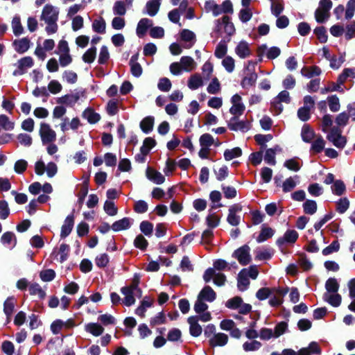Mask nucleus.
<instances>
[{"instance_id": "3", "label": "nucleus", "mask_w": 355, "mask_h": 355, "mask_svg": "<svg viewBox=\"0 0 355 355\" xmlns=\"http://www.w3.org/2000/svg\"><path fill=\"white\" fill-rule=\"evenodd\" d=\"M56 53L59 56V64L61 67H65L72 62L73 58L70 54V49L66 40H62L59 42Z\"/></svg>"}, {"instance_id": "43", "label": "nucleus", "mask_w": 355, "mask_h": 355, "mask_svg": "<svg viewBox=\"0 0 355 355\" xmlns=\"http://www.w3.org/2000/svg\"><path fill=\"white\" fill-rule=\"evenodd\" d=\"M257 79V74L254 72H250L245 76L241 82L243 88H249L253 86Z\"/></svg>"}, {"instance_id": "16", "label": "nucleus", "mask_w": 355, "mask_h": 355, "mask_svg": "<svg viewBox=\"0 0 355 355\" xmlns=\"http://www.w3.org/2000/svg\"><path fill=\"white\" fill-rule=\"evenodd\" d=\"M327 138L338 148H343L346 144V139L341 135L340 132L337 128H332L327 135Z\"/></svg>"}, {"instance_id": "36", "label": "nucleus", "mask_w": 355, "mask_h": 355, "mask_svg": "<svg viewBox=\"0 0 355 355\" xmlns=\"http://www.w3.org/2000/svg\"><path fill=\"white\" fill-rule=\"evenodd\" d=\"M131 225L130 219L128 218H123L114 222L111 226L114 232H119L128 229Z\"/></svg>"}, {"instance_id": "52", "label": "nucleus", "mask_w": 355, "mask_h": 355, "mask_svg": "<svg viewBox=\"0 0 355 355\" xmlns=\"http://www.w3.org/2000/svg\"><path fill=\"white\" fill-rule=\"evenodd\" d=\"M349 78H355V68L345 69L343 73L339 76L338 81L340 85H342Z\"/></svg>"}, {"instance_id": "40", "label": "nucleus", "mask_w": 355, "mask_h": 355, "mask_svg": "<svg viewBox=\"0 0 355 355\" xmlns=\"http://www.w3.org/2000/svg\"><path fill=\"white\" fill-rule=\"evenodd\" d=\"M314 139L311 146V150L314 153H319L324 150L325 141L320 135L316 136Z\"/></svg>"}, {"instance_id": "2", "label": "nucleus", "mask_w": 355, "mask_h": 355, "mask_svg": "<svg viewBox=\"0 0 355 355\" xmlns=\"http://www.w3.org/2000/svg\"><path fill=\"white\" fill-rule=\"evenodd\" d=\"M121 293L123 295L122 303L130 306L135 303V297H141V291L138 287L137 282H133L128 286H125L121 288Z\"/></svg>"}, {"instance_id": "39", "label": "nucleus", "mask_w": 355, "mask_h": 355, "mask_svg": "<svg viewBox=\"0 0 355 355\" xmlns=\"http://www.w3.org/2000/svg\"><path fill=\"white\" fill-rule=\"evenodd\" d=\"M161 6V2L157 1L150 0L148 1L146 4V13L151 17L157 15Z\"/></svg>"}, {"instance_id": "58", "label": "nucleus", "mask_w": 355, "mask_h": 355, "mask_svg": "<svg viewBox=\"0 0 355 355\" xmlns=\"http://www.w3.org/2000/svg\"><path fill=\"white\" fill-rule=\"evenodd\" d=\"M345 185L341 180H336L331 186V191L337 196L343 195L345 191Z\"/></svg>"}, {"instance_id": "5", "label": "nucleus", "mask_w": 355, "mask_h": 355, "mask_svg": "<svg viewBox=\"0 0 355 355\" xmlns=\"http://www.w3.org/2000/svg\"><path fill=\"white\" fill-rule=\"evenodd\" d=\"M332 3L330 0H321L319 7L315 12V17L318 22L323 23L329 17V10L331 8Z\"/></svg>"}, {"instance_id": "24", "label": "nucleus", "mask_w": 355, "mask_h": 355, "mask_svg": "<svg viewBox=\"0 0 355 355\" xmlns=\"http://www.w3.org/2000/svg\"><path fill=\"white\" fill-rule=\"evenodd\" d=\"M228 342V336L223 333L214 334L209 339V344L212 347H223Z\"/></svg>"}, {"instance_id": "53", "label": "nucleus", "mask_w": 355, "mask_h": 355, "mask_svg": "<svg viewBox=\"0 0 355 355\" xmlns=\"http://www.w3.org/2000/svg\"><path fill=\"white\" fill-rule=\"evenodd\" d=\"M15 306V300L13 297H8L4 302L3 311L8 317L11 316Z\"/></svg>"}, {"instance_id": "51", "label": "nucleus", "mask_w": 355, "mask_h": 355, "mask_svg": "<svg viewBox=\"0 0 355 355\" xmlns=\"http://www.w3.org/2000/svg\"><path fill=\"white\" fill-rule=\"evenodd\" d=\"M11 25L13 33L15 35H20L23 33L24 28L21 25V19L19 16H15L13 17Z\"/></svg>"}, {"instance_id": "22", "label": "nucleus", "mask_w": 355, "mask_h": 355, "mask_svg": "<svg viewBox=\"0 0 355 355\" xmlns=\"http://www.w3.org/2000/svg\"><path fill=\"white\" fill-rule=\"evenodd\" d=\"M189 324V332L194 337L199 336L202 331L201 326L198 323V316H191L187 320Z\"/></svg>"}, {"instance_id": "8", "label": "nucleus", "mask_w": 355, "mask_h": 355, "mask_svg": "<svg viewBox=\"0 0 355 355\" xmlns=\"http://www.w3.org/2000/svg\"><path fill=\"white\" fill-rule=\"evenodd\" d=\"M213 279L214 283L217 286L224 285L226 277L222 273H216L214 268H209L207 269L203 275V279L205 282H209Z\"/></svg>"}, {"instance_id": "37", "label": "nucleus", "mask_w": 355, "mask_h": 355, "mask_svg": "<svg viewBox=\"0 0 355 355\" xmlns=\"http://www.w3.org/2000/svg\"><path fill=\"white\" fill-rule=\"evenodd\" d=\"M321 73V69L317 66L304 67L301 69V74L308 78L318 76Z\"/></svg>"}, {"instance_id": "10", "label": "nucleus", "mask_w": 355, "mask_h": 355, "mask_svg": "<svg viewBox=\"0 0 355 355\" xmlns=\"http://www.w3.org/2000/svg\"><path fill=\"white\" fill-rule=\"evenodd\" d=\"M250 252V247L247 245H245L235 250L233 256L238 260L240 264L245 266L251 261V256Z\"/></svg>"}, {"instance_id": "19", "label": "nucleus", "mask_w": 355, "mask_h": 355, "mask_svg": "<svg viewBox=\"0 0 355 355\" xmlns=\"http://www.w3.org/2000/svg\"><path fill=\"white\" fill-rule=\"evenodd\" d=\"M28 191L33 195H37L40 191L49 194L53 192V187L50 183H44L42 185L38 182H35L29 185Z\"/></svg>"}, {"instance_id": "62", "label": "nucleus", "mask_w": 355, "mask_h": 355, "mask_svg": "<svg viewBox=\"0 0 355 355\" xmlns=\"http://www.w3.org/2000/svg\"><path fill=\"white\" fill-rule=\"evenodd\" d=\"M207 92L211 94H218L220 91V84L217 78H214L207 88Z\"/></svg>"}, {"instance_id": "54", "label": "nucleus", "mask_w": 355, "mask_h": 355, "mask_svg": "<svg viewBox=\"0 0 355 355\" xmlns=\"http://www.w3.org/2000/svg\"><path fill=\"white\" fill-rule=\"evenodd\" d=\"M261 347V343L259 341L253 340L252 341H247L243 344V349L245 352H254L259 349Z\"/></svg>"}, {"instance_id": "49", "label": "nucleus", "mask_w": 355, "mask_h": 355, "mask_svg": "<svg viewBox=\"0 0 355 355\" xmlns=\"http://www.w3.org/2000/svg\"><path fill=\"white\" fill-rule=\"evenodd\" d=\"M154 125V118L153 116H147L144 118L140 123V128L145 133H148L153 130Z\"/></svg>"}, {"instance_id": "4", "label": "nucleus", "mask_w": 355, "mask_h": 355, "mask_svg": "<svg viewBox=\"0 0 355 355\" xmlns=\"http://www.w3.org/2000/svg\"><path fill=\"white\" fill-rule=\"evenodd\" d=\"M214 31L219 35H222L223 33H225L227 35L231 36L234 34L236 30L230 18L228 16H224L221 19L216 21V28Z\"/></svg>"}, {"instance_id": "59", "label": "nucleus", "mask_w": 355, "mask_h": 355, "mask_svg": "<svg viewBox=\"0 0 355 355\" xmlns=\"http://www.w3.org/2000/svg\"><path fill=\"white\" fill-rule=\"evenodd\" d=\"M284 166L291 171H298L302 166V164L297 159L293 158L285 161Z\"/></svg>"}, {"instance_id": "9", "label": "nucleus", "mask_w": 355, "mask_h": 355, "mask_svg": "<svg viewBox=\"0 0 355 355\" xmlns=\"http://www.w3.org/2000/svg\"><path fill=\"white\" fill-rule=\"evenodd\" d=\"M230 101L232 107L230 109V112L233 115V116H241L245 108V105L242 103L241 96L239 94H236L232 96Z\"/></svg>"}, {"instance_id": "11", "label": "nucleus", "mask_w": 355, "mask_h": 355, "mask_svg": "<svg viewBox=\"0 0 355 355\" xmlns=\"http://www.w3.org/2000/svg\"><path fill=\"white\" fill-rule=\"evenodd\" d=\"M59 10L52 5H46L42 12L40 19L44 22L58 21Z\"/></svg>"}, {"instance_id": "61", "label": "nucleus", "mask_w": 355, "mask_h": 355, "mask_svg": "<svg viewBox=\"0 0 355 355\" xmlns=\"http://www.w3.org/2000/svg\"><path fill=\"white\" fill-rule=\"evenodd\" d=\"M227 52V45L225 42L221 41L216 46L214 55L218 58H223Z\"/></svg>"}, {"instance_id": "20", "label": "nucleus", "mask_w": 355, "mask_h": 355, "mask_svg": "<svg viewBox=\"0 0 355 355\" xmlns=\"http://www.w3.org/2000/svg\"><path fill=\"white\" fill-rule=\"evenodd\" d=\"M69 251V245L65 243H62L58 248H54L51 256L53 257V259L62 263L67 260Z\"/></svg>"}, {"instance_id": "50", "label": "nucleus", "mask_w": 355, "mask_h": 355, "mask_svg": "<svg viewBox=\"0 0 355 355\" xmlns=\"http://www.w3.org/2000/svg\"><path fill=\"white\" fill-rule=\"evenodd\" d=\"M250 281L248 276L245 274V270H241L238 277V288L240 291H245L247 289Z\"/></svg>"}, {"instance_id": "64", "label": "nucleus", "mask_w": 355, "mask_h": 355, "mask_svg": "<svg viewBox=\"0 0 355 355\" xmlns=\"http://www.w3.org/2000/svg\"><path fill=\"white\" fill-rule=\"evenodd\" d=\"M222 65L228 73H232L235 68V61L232 57L225 56L222 61Z\"/></svg>"}, {"instance_id": "17", "label": "nucleus", "mask_w": 355, "mask_h": 355, "mask_svg": "<svg viewBox=\"0 0 355 355\" xmlns=\"http://www.w3.org/2000/svg\"><path fill=\"white\" fill-rule=\"evenodd\" d=\"M327 138L338 148H343L346 144V139L341 135L340 132L337 128H332L327 135Z\"/></svg>"}, {"instance_id": "41", "label": "nucleus", "mask_w": 355, "mask_h": 355, "mask_svg": "<svg viewBox=\"0 0 355 355\" xmlns=\"http://www.w3.org/2000/svg\"><path fill=\"white\" fill-rule=\"evenodd\" d=\"M15 49L20 53H23L28 51L30 47V40L26 37L21 40H15L14 42Z\"/></svg>"}, {"instance_id": "12", "label": "nucleus", "mask_w": 355, "mask_h": 355, "mask_svg": "<svg viewBox=\"0 0 355 355\" xmlns=\"http://www.w3.org/2000/svg\"><path fill=\"white\" fill-rule=\"evenodd\" d=\"M242 208L239 204H234L230 207L227 220L231 225L237 226L240 223Z\"/></svg>"}, {"instance_id": "56", "label": "nucleus", "mask_w": 355, "mask_h": 355, "mask_svg": "<svg viewBox=\"0 0 355 355\" xmlns=\"http://www.w3.org/2000/svg\"><path fill=\"white\" fill-rule=\"evenodd\" d=\"M156 141L151 137H147L144 139L140 151L144 154H148L150 150L155 146Z\"/></svg>"}, {"instance_id": "7", "label": "nucleus", "mask_w": 355, "mask_h": 355, "mask_svg": "<svg viewBox=\"0 0 355 355\" xmlns=\"http://www.w3.org/2000/svg\"><path fill=\"white\" fill-rule=\"evenodd\" d=\"M15 66L16 69L14 70L13 76H21L25 73L29 69L33 66V60L31 57L26 56L19 60Z\"/></svg>"}, {"instance_id": "32", "label": "nucleus", "mask_w": 355, "mask_h": 355, "mask_svg": "<svg viewBox=\"0 0 355 355\" xmlns=\"http://www.w3.org/2000/svg\"><path fill=\"white\" fill-rule=\"evenodd\" d=\"M302 140L306 143H311L315 137L314 130L307 124H304L301 130Z\"/></svg>"}, {"instance_id": "33", "label": "nucleus", "mask_w": 355, "mask_h": 355, "mask_svg": "<svg viewBox=\"0 0 355 355\" xmlns=\"http://www.w3.org/2000/svg\"><path fill=\"white\" fill-rule=\"evenodd\" d=\"M299 179L298 175H294L286 179L282 184L283 191L286 193L292 191L299 183Z\"/></svg>"}, {"instance_id": "18", "label": "nucleus", "mask_w": 355, "mask_h": 355, "mask_svg": "<svg viewBox=\"0 0 355 355\" xmlns=\"http://www.w3.org/2000/svg\"><path fill=\"white\" fill-rule=\"evenodd\" d=\"M298 233L294 230H288L284 234L277 240V244L279 246H283L286 244H293L298 239Z\"/></svg>"}, {"instance_id": "46", "label": "nucleus", "mask_w": 355, "mask_h": 355, "mask_svg": "<svg viewBox=\"0 0 355 355\" xmlns=\"http://www.w3.org/2000/svg\"><path fill=\"white\" fill-rule=\"evenodd\" d=\"M15 122L11 121L8 116L5 114H0V127L4 130L11 131L15 128Z\"/></svg>"}, {"instance_id": "31", "label": "nucleus", "mask_w": 355, "mask_h": 355, "mask_svg": "<svg viewBox=\"0 0 355 355\" xmlns=\"http://www.w3.org/2000/svg\"><path fill=\"white\" fill-rule=\"evenodd\" d=\"M74 220L73 217L72 216H68L64 224L62 226L60 236L62 238H65L71 232L73 226Z\"/></svg>"}, {"instance_id": "23", "label": "nucleus", "mask_w": 355, "mask_h": 355, "mask_svg": "<svg viewBox=\"0 0 355 355\" xmlns=\"http://www.w3.org/2000/svg\"><path fill=\"white\" fill-rule=\"evenodd\" d=\"M147 178L157 184H161L164 182V176L159 171L152 168H148L146 171Z\"/></svg>"}, {"instance_id": "21", "label": "nucleus", "mask_w": 355, "mask_h": 355, "mask_svg": "<svg viewBox=\"0 0 355 355\" xmlns=\"http://www.w3.org/2000/svg\"><path fill=\"white\" fill-rule=\"evenodd\" d=\"M180 40L184 43V48L190 49L191 48L196 41L195 33L188 29H183L180 33Z\"/></svg>"}, {"instance_id": "44", "label": "nucleus", "mask_w": 355, "mask_h": 355, "mask_svg": "<svg viewBox=\"0 0 355 355\" xmlns=\"http://www.w3.org/2000/svg\"><path fill=\"white\" fill-rule=\"evenodd\" d=\"M92 29L94 32L104 34L105 33L106 22L103 17L94 19L92 23Z\"/></svg>"}, {"instance_id": "63", "label": "nucleus", "mask_w": 355, "mask_h": 355, "mask_svg": "<svg viewBox=\"0 0 355 355\" xmlns=\"http://www.w3.org/2000/svg\"><path fill=\"white\" fill-rule=\"evenodd\" d=\"M303 208L306 214L312 215L315 214L317 211L316 202L311 200H307L303 204Z\"/></svg>"}, {"instance_id": "29", "label": "nucleus", "mask_w": 355, "mask_h": 355, "mask_svg": "<svg viewBox=\"0 0 355 355\" xmlns=\"http://www.w3.org/2000/svg\"><path fill=\"white\" fill-rule=\"evenodd\" d=\"M198 297L204 301L211 302L216 299V294L210 286H207L202 289Z\"/></svg>"}, {"instance_id": "28", "label": "nucleus", "mask_w": 355, "mask_h": 355, "mask_svg": "<svg viewBox=\"0 0 355 355\" xmlns=\"http://www.w3.org/2000/svg\"><path fill=\"white\" fill-rule=\"evenodd\" d=\"M321 349L319 345L315 342H311L307 347H303L297 352L298 355L320 354Z\"/></svg>"}, {"instance_id": "13", "label": "nucleus", "mask_w": 355, "mask_h": 355, "mask_svg": "<svg viewBox=\"0 0 355 355\" xmlns=\"http://www.w3.org/2000/svg\"><path fill=\"white\" fill-rule=\"evenodd\" d=\"M239 116H232L228 121V128L233 131L247 132L250 129V123L248 121H240Z\"/></svg>"}, {"instance_id": "55", "label": "nucleus", "mask_w": 355, "mask_h": 355, "mask_svg": "<svg viewBox=\"0 0 355 355\" xmlns=\"http://www.w3.org/2000/svg\"><path fill=\"white\" fill-rule=\"evenodd\" d=\"M96 56V48L93 46L87 49L83 55V60L86 63H92Z\"/></svg>"}, {"instance_id": "48", "label": "nucleus", "mask_w": 355, "mask_h": 355, "mask_svg": "<svg viewBox=\"0 0 355 355\" xmlns=\"http://www.w3.org/2000/svg\"><path fill=\"white\" fill-rule=\"evenodd\" d=\"M242 155V150L239 147L232 149H227L224 152V158L226 161H230L234 158L239 157Z\"/></svg>"}, {"instance_id": "47", "label": "nucleus", "mask_w": 355, "mask_h": 355, "mask_svg": "<svg viewBox=\"0 0 355 355\" xmlns=\"http://www.w3.org/2000/svg\"><path fill=\"white\" fill-rule=\"evenodd\" d=\"M205 9L207 12H212L214 16L221 14L220 6L216 3L213 0L207 1L205 3Z\"/></svg>"}, {"instance_id": "57", "label": "nucleus", "mask_w": 355, "mask_h": 355, "mask_svg": "<svg viewBox=\"0 0 355 355\" xmlns=\"http://www.w3.org/2000/svg\"><path fill=\"white\" fill-rule=\"evenodd\" d=\"M339 284L335 278H329L325 283V293L338 292Z\"/></svg>"}, {"instance_id": "42", "label": "nucleus", "mask_w": 355, "mask_h": 355, "mask_svg": "<svg viewBox=\"0 0 355 355\" xmlns=\"http://www.w3.org/2000/svg\"><path fill=\"white\" fill-rule=\"evenodd\" d=\"M275 234V230L271 227L263 226L257 241L259 243L265 241Z\"/></svg>"}, {"instance_id": "60", "label": "nucleus", "mask_w": 355, "mask_h": 355, "mask_svg": "<svg viewBox=\"0 0 355 355\" xmlns=\"http://www.w3.org/2000/svg\"><path fill=\"white\" fill-rule=\"evenodd\" d=\"M199 142L200 146L210 148L214 144V139L211 135L206 133L200 136Z\"/></svg>"}, {"instance_id": "35", "label": "nucleus", "mask_w": 355, "mask_h": 355, "mask_svg": "<svg viewBox=\"0 0 355 355\" xmlns=\"http://www.w3.org/2000/svg\"><path fill=\"white\" fill-rule=\"evenodd\" d=\"M1 241L7 248H13L17 243L16 236L11 232H5L1 238Z\"/></svg>"}, {"instance_id": "27", "label": "nucleus", "mask_w": 355, "mask_h": 355, "mask_svg": "<svg viewBox=\"0 0 355 355\" xmlns=\"http://www.w3.org/2000/svg\"><path fill=\"white\" fill-rule=\"evenodd\" d=\"M85 330L92 336L98 337L103 333L104 328L98 323L89 322L85 325Z\"/></svg>"}, {"instance_id": "25", "label": "nucleus", "mask_w": 355, "mask_h": 355, "mask_svg": "<svg viewBox=\"0 0 355 355\" xmlns=\"http://www.w3.org/2000/svg\"><path fill=\"white\" fill-rule=\"evenodd\" d=\"M153 26L152 20L148 18L141 19L137 24L136 33L139 37H143L147 30Z\"/></svg>"}, {"instance_id": "45", "label": "nucleus", "mask_w": 355, "mask_h": 355, "mask_svg": "<svg viewBox=\"0 0 355 355\" xmlns=\"http://www.w3.org/2000/svg\"><path fill=\"white\" fill-rule=\"evenodd\" d=\"M83 117L86 119L89 123H97L100 119V115L95 112L92 109H86L83 113Z\"/></svg>"}, {"instance_id": "30", "label": "nucleus", "mask_w": 355, "mask_h": 355, "mask_svg": "<svg viewBox=\"0 0 355 355\" xmlns=\"http://www.w3.org/2000/svg\"><path fill=\"white\" fill-rule=\"evenodd\" d=\"M138 57V54L134 55L130 60L131 73L135 77H139L143 71L141 66L137 62Z\"/></svg>"}, {"instance_id": "26", "label": "nucleus", "mask_w": 355, "mask_h": 355, "mask_svg": "<svg viewBox=\"0 0 355 355\" xmlns=\"http://www.w3.org/2000/svg\"><path fill=\"white\" fill-rule=\"evenodd\" d=\"M323 300L330 304L331 306L337 307L340 306L342 297L338 292L334 293H324L323 295Z\"/></svg>"}, {"instance_id": "6", "label": "nucleus", "mask_w": 355, "mask_h": 355, "mask_svg": "<svg viewBox=\"0 0 355 355\" xmlns=\"http://www.w3.org/2000/svg\"><path fill=\"white\" fill-rule=\"evenodd\" d=\"M40 135L43 144L53 143L56 139L55 132L49 124L45 123L40 124Z\"/></svg>"}, {"instance_id": "34", "label": "nucleus", "mask_w": 355, "mask_h": 355, "mask_svg": "<svg viewBox=\"0 0 355 355\" xmlns=\"http://www.w3.org/2000/svg\"><path fill=\"white\" fill-rule=\"evenodd\" d=\"M281 148L277 146L274 148H269L266 150L264 155V161L272 166L275 165L276 160H275V155L277 152L280 151Z\"/></svg>"}, {"instance_id": "14", "label": "nucleus", "mask_w": 355, "mask_h": 355, "mask_svg": "<svg viewBox=\"0 0 355 355\" xmlns=\"http://www.w3.org/2000/svg\"><path fill=\"white\" fill-rule=\"evenodd\" d=\"M259 57L266 56L268 59H275L277 58L280 53L281 50L277 46L268 47L266 44H262L259 46L257 50Z\"/></svg>"}, {"instance_id": "1", "label": "nucleus", "mask_w": 355, "mask_h": 355, "mask_svg": "<svg viewBox=\"0 0 355 355\" xmlns=\"http://www.w3.org/2000/svg\"><path fill=\"white\" fill-rule=\"evenodd\" d=\"M196 68V63L193 58L183 56L180 62H173L170 65V71L175 76L180 75L183 71L190 72Z\"/></svg>"}, {"instance_id": "38", "label": "nucleus", "mask_w": 355, "mask_h": 355, "mask_svg": "<svg viewBox=\"0 0 355 355\" xmlns=\"http://www.w3.org/2000/svg\"><path fill=\"white\" fill-rule=\"evenodd\" d=\"M188 87L192 90H196L203 85V80L200 74L192 75L188 80Z\"/></svg>"}, {"instance_id": "15", "label": "nucleus", "mask_w": 355, "mask_h": 355, "mask_svg": "<svg viewBox=\"0 0 355 355\" xmlns=\"http://www.w3.org/2000/svg\"><path fill=\"white\" fill-rule=\"evenodd\" d=\"M234 52L241 59L247 58L252 54L250 44L245 40H241L236 44Z\"/></svg>"}]
</instances>
